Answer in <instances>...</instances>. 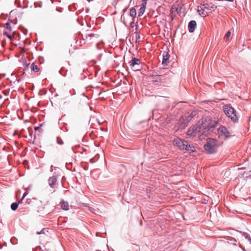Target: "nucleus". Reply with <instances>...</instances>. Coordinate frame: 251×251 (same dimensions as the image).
I'll list each match as a JSON object with an SVG mask.
<instances>
[{"instance_id": "obj_1", "label": "nucleus", "mask_w": 251, "mask_h": 251, "mask_svg": "<svg viewBox=\"0 0 251 251\" xmlns=\"http://www.w3.org/2000/svg\"><path fill=\"white\" fill-rule=\"evenodd\" d=\"M199 124L202 127L203 131L202 133H205V136H207L210 133L211 129L216 126L217 123L216 121L212 120L210 117H205L201 119Z\"/></svg>"}, {"instance_id": "obj_2", "label": "nucleus", "mask_w": 251, "mask_h": 251, "mask_svg": "<svg viewBox=\"0 0 251 251\" xmlns=\"http://www.w3.org/2000/svg\"><path fill=\"white\" fill-rule=\"evenodd\" d=\"M173 144L180 150H186L189 152H193L196 151L194 146L189 144L186 141L180 138L175 139L173 141Z\"/></svg>"}, {"instance_id": "obj_3", "label": "nucleus", "mask_w": 251, "mask_h": 251, "mask_svg": "<svg viewBox=\"0 0 251 251\" xmlns=\"http://www.w3.org/2000/svg\"><path fill=\"white\" fill-rule=\"evenodd\" d=\"M203 131L202 127H201L198 124L191 126L187 131V135L190 138H193L198 136L200 139L202 140L203 138L202 136H205V133H202Z\"/></svg>"}, {"instance_id": "obj_4", "label": "nucleus", "mask_w": 251, "mask_h": 251, "mask_svg": "<svg viewBox=\"0 0 251 251\" xmlns=\"http://www.w3.org/2000/svg\"><path fill=\"white\" fill-rule=\"evenodd\" d=\"M216 6L212 3H208L205 1L198 7V12L202 17H205L208 14L214 10Z\"/></svg>"}, {"instance_id": "obj_5", "label": "nucleus", "mask_w": 251, "mask_h": 251, "mask_svg": "<svg viewBox=\"0 0 251 251\" xmlns=\"http://www.w3.org/2000/svg\"><path fill=\"white\" fill-rule=\"evenodd\" d=\"M218 146L217 140L209 138L207 140L206 144L204 145V148L208 153H213L216 151Z\"/></svg>"}, {"instance_id": "obj_6", "label": "nucleus", "mask_w": 251, "mask_h": 251, "mask_svg": "<svg viewBox=\"0 0 251 251\" xmlns=\"http://www.w3.org/2000/svg\"><path fill=\"white\" fill-rule=\"evenodd\" d=\"M223 110L226 115L230 118L234 122H236L238 120V117L233 108L228 105H225L223 107Z\"/></svg>"}, {"instance_id": "obj_7", "label": "nucleus", "mask_w": 251, "mask_h": 251, "mask_svg": "<svg viewBox=\"0 0 251 251\" xmlns=\"http://www.w3.org/2000/svg\"><path fill=\"white\" fill-rule=\"evenodd\" d=\"M128 63L132 70L136 71L140 70V65L141 62L139 59L132 58Z\"/></svg>"}, {"instance_id": "obj_8", "label": "nucleus", "mask_w": 251, "mask_h": 251, "mask_svg": "<svg viewBox=\"0 0 251 251\" xmlns=\"http://www.w3.org/2000/svg\"><path fill=\"white\" fill-rule=\"evenodd\" d=\"M148 79L149 81L153 82L162 83L164 82L165 79L162 78L159 75H153L149 76Z\"/></svg>"}, {"instance_id": "obj_9", "label": "nucleus", "mask_w": 251, "mask_h": 251, "mask_svg": "<svg viewBox=\"0 0 251 251\" xmlns=\"http://www.w3.org/2000/svg\"><path fill=\"white\" fill-rule=\"evenodd\" d=\"M218 134L221 136H224L226 138L230 137V133L228 130L224 126H221L218 129Z\"/></svg>"}, {"instance_id": "obj_10", "label": "nucleus", "mask_w": 251, "mask_h": 251, "mask_svg": "<svg viewBox=\"0 0 251 251\" xmlns=\"http://www.w3.org/2000/svg\"><path fill=\"white\" fill-rule=\"evenodd\" d=\"M170 57V55L167 51H164L163 53V60H162V64L164 65H167L169 63V59Z\"/></svg>"}, {"instance_id": "obj_11", "label": "nucleus", "mask_w": 251, "mask_h": 251, "mask_svg": "<svg viewBox=\"0 0 251 251\" xmlns=\"http://www.w3.org/2000/svg\"><path fill=\"white\" fill-rule=\"evenodd\" d=\"M147 0H142V4L141 5V7L139 9V16H142L145 11L146 5L147 4Z\"/></svg>"}, {"instance_id": "obj_12", "label": "nucleus", "mask_w": 251, "mask_h": 251, "mask_svg": "<svg viewBox=\"0 0 251 251\" xmlns=\"http://www.w3.org/2000/svg\"><path fill=\"white\" fill-rule=\"evenodd\" d=\"M197 25V23L195 21H191L188 24V28L190 32H193L195 29Z\"/></svg>"}, {"instance_id": "obj_13", "label": "nucleus", "mask_w": 251, "mask_h": 251, "mask_svg": "<svg viewBox=\"0 0 251 251\" xmlns=\"http://www.w3.org/2000/svg\"><path fill=\"white\" fill-rule=\"evenodd\" d=\"M61 207L64 210H68L69 209V205L68 202L62 201L60 202Z\"/></svg>"}, {"instance_id": "obj_14", "label": "nucleus", "mask_w": 251, "mask_h": 251, "mask_svg": "<svg viewBox=\"0 0 251 251\" xmlns=\"http://www.w3.org/2000/svg\"><path fill=\"white\" fill-rule=\"evenodd\" d=\"M56 178L54 176L50 177L48 180L49 183L51 187H52L56 182Z\"/></svg>"}, {"instance_id": "obj_15", "label": "nucleus", "mask_w": 251, "mask_h": 251, "mask_svg": "<svg viewBox=\"0 0 251 251\" xmlns=\"http://www.w3.org/2000/svg\"><path fill=\"white\" fill-rule=\"evenodd\" d=\"M31 69L35 72H38L40 71L39 68L35 63H33L30 67Z\"/></svg>"}, {"instance_id": "obj_16", "label": "nucleus", "mask_w": 251, "mask_h": 251, "mask_svg": "<svg viewBox=\"0 0 251 251\" xmlns=\"http://www.w3.org/2000/svg\"><path fill=\"white\" fill-rule=\"evenodd\" d=\"M129 15L132 18L135 17L136 15V9L135 8H133L130 9V12H129Z\"/></svg>"}, {"instance_id": "obj_17", "label": "nucleus", "mask_w": 251, "mask_h": 251, "mask_svg": "<svg viewBox=\"0 0 251 251\" xmlns=\"http://www.w3.org/2000/svg\"><path fill=\"white\" fill-rule=\"evenodd\" d=\"M18 207V203L17 202H13L11 205V208L12 210L15 211Z\"/></svg>"}, {"instance_id": "obj_18", "label": "nucleus", "mask_w": 251, "mask_h": 251, "mask_svg": "<svg viewBox=\"0 0 251 251\" xmlns=\"http://www.w3.org/2000/svg\"><path fill=\"white\" fill-rule=\"evenodd\" d=\"M89 210L94 214H98L99 210L98 209H95L93 207H89Z\"/></svg>"}, {"instance_id": "obj_19", "label": "nucleus", "mask_w": 251, "mask_h": 251, "mask_svg": "<svg viewBox=\"0 0 251 251\" xmlns=\"http://www.w3.org/2000/svg\"><path fill=\"white\" fill-rule=\"evenodd\" d=\"M230 35H231L230 31H228V32H227V33H226V34L225 36V39L226 40H228V38L230 36Z\"/></svg>"}, {"instance_id": "obj_20", "label": "nucleus", "mask_w": 251, "mask_h": 251, "mask_svg": "<svg viewBox=\"0 0 251 251\" xmlns=\"http://www.w3.org/2000/svg\"><path fill=\"white\" fill-rule=\"evenodd\" d=\"M172 10H174L175 11H176L178 13V10H179V7H176L175 5H174L172 6Z\"/></svg>"}, {"instance_id": "obj_21", "label": "nucleus", "mask_w": 251, "mask_h": 251, "mask_svg": "<svg viewBox=\"0 0 251 251\" xmlns=\"http://www.w3.org/2000/svg\"><path fill=\"white\" fill-rule=\"evenodd\" d=\"M45 231H47V229L45 228H43L40 231H37L36 232V234H44Z\"/></svg>"}, {"instance_id": "obj_22", "label": "nucleus", "mask_w": 251, "mask_h": 251, "mask_svg": "<svg viewBox=\"0 0 251 251\" xmlns=\"http://www.w3.org/2000/svg\"><path fill=\"white\" fill-rule=\"evenodd\" d=\"M3 35L6 36L8 38H9L11 40H12L13 37L7 33L6 32H3Z\"/></svg>"}, {"instance_id": "obj_23", "label": "nucleus", "mask_w": 251, "mask_h": 251, "mask_svg": "<svg viewBox=\"0 0 251 251\" xmlns=\"http://www.w3.org/2000/svg\"><path fill=\"white\" fill-rule=\"evenodd\" d=\"M5 26H6V28L7 29L9 30H11V26H10V25L9 23H6Z\"/></svg>"}, {"instance_id": "obj_24", "label": "nucleus", "mask_w": 251, "mask_h": 251, "mask_svg": "<svg viewBox=\"0 0 251 251\" xmlns=\"http://www.w3.org/2000/svg\"><path fill=\"white\" fill-rule=\"evenodd\" d=\"M39 128H40V127H39V126H37V127H35V130H37V129H39Z\"/></svg>"}, {"instance_id": "obj_25", "label": "nucleus", "mask_w": 251, "mask_h": 251, "mask_svg": "<svg viewBox=\"0 0 251 251\" xmlns=\"http://www.w3.org/2000/svg\"><path fill=\"white\" fill-rule=\"evenodd\" d=\"M26 193H25V194H24L22 199H23L25 197V196H26Z\"/></svg>"}, {"instance_id": "obj_26", "label": "nucleus", "mask_w": 251, "mask_h": 251, "mask_svg": "<svg viewBox=\"0 0 251 251\" xmlns=\"http://www.w3.org/2000/svg\"><path fill=\"white\" fill-rule=\"evenodd\" d=\"M89 36H94V35L93 34H89Z\"/></svg>"}, {"instance_id": "obj_27", "label": "nucleus", "mask_w": 251, "mask_h": 251, "mask_svg": "<svg viewBox=\"0 0 251 251\" xmlns=\"http://www.w3.org/2000/svg\"><path fill=\"white\" fill-rule=\"evenodd\" d=\"M57 142H58V143H59L58 139H57Z\"/></svg>"}, {"instance_id": "obj_28", "label": "nucleus", "mask_w": 251, "mask_h": 251, "mask_svg": "<svg viewBox=\"0 0 251 251\" xmlns=\"http://www.w3.org/2000/svg\"><path fill=\"white\" fill-rule=\"evenodd\" d=\"M162 76V77L165 78V76Z\"/></svg>"}, {"instance_id": "obj_29", "label": "nucleus", "mask_w": 251, "mask_h": 251, "mask_svg": "<svg viewBox=\"0 0 251 251\" xmlns=\"http://www.w3.org/2000/svg\"><path fill=\"white\" fill-rule=\"evenodd\" d=\"M162 76V77L165 78V76Z\"/></svg>"}]
</instances>
